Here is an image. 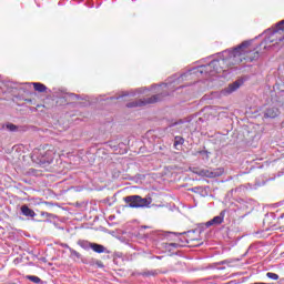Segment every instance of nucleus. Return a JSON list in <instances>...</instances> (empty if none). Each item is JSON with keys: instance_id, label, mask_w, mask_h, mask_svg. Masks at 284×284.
<instances>
[{"instance_id": "f257e3e1", "label": "nucleus", "mask_w": 284, "mask_h": 284, "mask_svg": "<svg viewBox=\"0 0 284 284\" xmlns=\"http://www.w3.org/2000/svg\"><path fill=\"white\" fill-rule=\"evenodd\" d=\"M250 57V41L245 40L236 48L227 49L223 51L220 55V59H215L211 61L209 64L200 65L196 68H193L192 70L187 71L186 73H183L181 75H173L172 78H169L166 83H163V88L165 90H170V92H174V90H181L183 85H179L181 81H185L187 77L191 74H203L205 79H210V77H216V74H223V72H227V70H239V65H245V62L247 58ZM176 88V89H175Z\"/></svg>"}, {"instance_id": "f03ea898", "label": "nucleus", "mask_w": 284, "mask_h": 284, "mask_svg": "<svg viewBox=\"0 0 284 284\" xmlns=\"http://www.w3.org/2000/svg\"><path fill=\"white\" fill-rule=\"evenodd\" d=\"M55 154L57 151L54 150V146L45 145L41 149H36L32 152L31 159L32 161H36V163H39L40 165H45V163L50 165V163L54 161Z\"/></svg>"}, {"instance_id": "7ed1b4c3", "label": "nucleus", "mask_w": 284, "mask_h": 284, "mask_svg": "<svg viewBox=\"0 0 284 284\" xmlns=\"http://www.w3.org/2000/svg\"><path fill=\"white\" fill-rule=\"evenodd\" d=\"M168 94H170V93H160V94H155L151 98L135 100V101L129 102L126 104V108H143L144 105H151L152 103H159V101H162L163 97H168Z\"/></svg>"}, {"instance_id": "20e7f679", "label": "nucleus", "mask_w": 284, "mask_h": 284, "mask_svg": "<svg viewBox=\"0 0 284 284\" xmlns=\"http://www.w3.org/2000/svg\"><path fill=\"white\" fill-rule=\"evenodd\" d=\"M124 202L129 207H148L150 200L141 197L140 195H129L124 197Z\"/></svg>"}, {"instance_id": "39448f33", "label": "nucleus", "mask_w": 284, "mask_h": 284, "mask_svg": "<svg viewBox=\"0 0 284 284\" xmlns=\"http://www.w3.org/2000/svg\"><path fill=\"white\" fill-rule=\"evenodd\" d=\"M223 168L219 169H203L197 172L199 176H206V179H216L223 176Z\"/></svg>"}, {"instance_id": "423d86ee", "label": "nucleus", "mask_w": 284, "mask_h": 284, "mask_svg": "<svg viewBox=\"0 0 284 284\" xmlns=\"http://www.w3.org/2000/svg\"><path fill=\"white\" fill-rule=\"evenodd\" d=\"M174 125L178 126V130L180 132H192V130H194V128H192V122L191 120H180L179 122H175L171 125V128H174Z\"/></svg>"}, {"instance_id": "0eeeda50", "label": "nucleus", "mask_w": 284, "mask_h": 284, "mask_svg": "<svg viewBox=\"0 0 284 284\" xmlns=\"http://www.w3.org/2000/svg\"><path fill=\"white\" fill-rule=\"evenodd\" d=\"M241 85H243V80H236L235 82L229 84L227 88L223 89L221 94H223V97H227L232 94V92H236V90L240 89Z\"/></svg>"}, {"instance_id": "6e6552de", "label": "nucleus", "mask_w": 284, "mask_h": 284, "mask_svg": "<svg viewBox=\"0 0 284 284\" xmlns=\"http://www.w3.org/2000/svg\"><path fill=\"white\" fill-rule=\"evenodd\" d=\"M223 221H225V210L221 211L219 215L206 222V227H212V225H221Z\"/></svg>"}, {"instance_id": "1a4fd4ad", "label": "nucleus", "mask_w": 284, "mask_h": 284, "mask_svg": "<svg viewBox=\"0 0 284 284\" xmlns=\"http://www.w3.org/2000/svg\"><path fill=\"white\" fill-rule=\"evenodd\" d=\"M278 114H280L278 108H274V106H270L264 112V116L266 119H276V116H278Z\"/></svg>"}, {"instance_id": "9d476101", "label": "nucleus", "mask_w": 284, "mask_h": 284, "mask_svg": "<svg viewBox=\"0 0 284 284\" xmlns=\"http://www.w3.org/2000/svg\"><path fill=\"white\" fill-rule=\"evenodd\" d=\"M20 210L23 216H29L30 219H34L37 216L34 210L30 209L28 205H22Z\"/></svg>"}, {"instance_id": "9b49d317", "label": "nucleus", "mask_w": 284, "mask_h": 284, "mask_svg": "<svg viewBox=\"0 0 284 284\" xmlns=\"http://www.w3.org/2000/svg\"><path fill=\"white\" fill-rule=\"evenodd\" d=\"M91 250H93V252H95L97 254H103L106 252L105 246L98 243H93Z\"/></svg>"}, {"instance_id": "f8f14e48", "label": "nucleus", "mask_w": 284, "mask_h": 284, "mask_svg": "<svg viewBox=\"0 0 284 284\" xmlns=\"http://www.w3.org/2000/svg\"><path fill=\"white\" fill-rule=\"evenodd\" d=\"M32 85L36 92H45L48 90V87L41 82H33Z\"/></svg>"}, {"instance_id": "ddd939ff", "label": "nucleus", "mask_w": 284, "mask_h": 284, "mask_svg": "<svg viewBox=\"0 0 284 284\" xmlns=\"http://www.w3.org/2000/svg\"><path fill=\"white\" fill-rule=\"evenodd\" d=\"M183 143H185V139H183V136H181V135H176V136L174 138L173 148H174L175 150H180V149H179V145H183Z\"/></svg>"}, {"instance_id": "4468645a", "label": "nucleus", "mask_w": 284, "mask_h": 284, "mask_svg": "<svg viewBox=\"0 0 284 284\" xmlns=\"http://www.w3.org/2000/svg\"><path fill=\"white\" fill-rule=\"evenodd\" d=\"M233 263H239V258H229L221 262H217V265H227L229 267H233Z\"/></svg>"}, {"instance_id": "2eb2a0df", "label": "nucleus", "mask_w": 284, "mask_h": 284, "mask_svg": "<svg viewBox=\"0 0 284 284\" xmlns=\"http://www.w3.org/2000/svg\"><path fill=\"white\" fill-rule=\"evenodd\" d=\"M92 244L93 243L85 241V240H80L78 242V245H80V247H82V250H92Z\"/></svg>"}, {"instance_id": "dca6fc26", "label": "nucleus", "mask_w": 284, "mask_h": 284, "mask_svg": "<svg viewBox=\"0 0 284 284\" xmlns=\"http://www.w3.org/2000/svg\"><path fill=\"white\" fill-rule=\"evenodd\" d=\"M71 254V256H75V258H81V253L77 252L74 248L69 247L68 244L64 245Z\"/></svg>"}, {"instance_id": "f3484780", "label": "nucleus", "mask_w": 284, "mask_h": 284, "mask_svg": "<svg viewBox=\"0 0 284 284\" xmlns=\"http://www.w3.org/2000/svg\"><path fill=\"white\" fill-rule=\"evenodd\" d=\"M142 276H159V271L152 270V271H144L141 273Z\"/></svg>"}, {"instance_id": "a211bd4d", "label": "nucleus", "mask_w": 284, "mask_h": 284, "mask_svg": "<svg viewBox=\"0 0 284 284\" xmlns=\"http://www.w3.org/2000/svg\"><path fill=\"white\" fill-rule=\"evenodd\" d=\"M27 278L28 281H31V283H41V278L39 276L28 275Z\"/></svg>"}, {"instance_id": "6ab92c4d", "label": "nucleus", "mask_w": 284, "mask_h": 284, "mask_svg": "<svg viewBox=\"0 0 284 284\" xmlns=\"http://www.w3.org/2000/svg\"><path fill=\"white\" fill-rule=\"evenodd\" d=\"M7 130H9V132H17V130H19V126H17L16 124H12V123H8Z\"/></svg>"}, {"instance_id": "aec40b11", "label": "nucleus", "mask_w": 284, "mask_h": 284, "mask_svg": "<svg viewBox=\"0 0 284 284\" xmlns=\"http://www.w3.org/2000/svg\"><path fill=\"white\" fill-rule=\"evenodd\" d=\"M267 278H271L272 281H278V274L268 272L266 273Z\"/></svg>"}, {"instance_id": "412c9836", "label": "nucleus", "mask_w": 284, "mask_h": 284, "mask_svg": "<svg viewBox=\"0 0 284 284\" xmlns=\"http://www.w3.org/2000/svg\"><path fill=\"white\" fill-rule=\"evenodd\" d=\"M261 57V53L258 51H252L251 52V61H256Z\"/></svg>"}, {"instance_id": "4be33fe9", "label": "nucleus", "mask_w": 284, "mask_h": 284, "mask_svg": "<svg viewBox=\"0 0 284 284\" xmlns=\"http://www.w3.org/2000/svg\"><path fill=\"white\" fill-rule=\"evenodd\" d=\"M274 37H276V31L265 39V43H274Z\"/></svg>"}, {"instance_id": "5701e85b", "label": "nucleus", "mask_w": 284, "mask_h": 284, "mask_svg": "<svg viewBox=\"0 0 284 284\" xmlns=\"http://www.w3.org/2000/svg\"><path fill=\"white\" fill-rule=\"evenodd\" d=\"M40 216H43L44 219H52V214H51V213H48V212H45V211H42V212L40 213Z\"/></svg>"}, {"instance_id": "b1692460", "label": "nucleus", "mask_w": 284, "mask_h": 284, "mask_svg": "<svg viewBox=\"0 0 284 284\" xmlns=\"http://www.w3.org/2000/svg\"><path fill=\"white\" fill-rule=\"evenodd\" d=\"M172 247H179L178 243H169L166 244V250H172Z\"/></svg>"}, {"instance_id": "393cba45", "label": "nucleus", "mask_w": 284, "mask_h": 284, "mask_svg": "<svg viewBox=\"0 0 284 284\" xmlns=\"http://www.w3.org/2000/svg\"><path fill=\"white\" fill-rule=\"evenodd\" d=\"M283 29H284V20L277 23V30H283Z\"/></svg>"}, {"instance_id": "a878e982", "label": "nucleus", "mask_w": 284, "mask_h": 284, "mask_svg": "<svg viewBox=\"0 0 284 284\" xmlns=\"http://www.w3.org/2000/svg\"><path fill=\"white\" fill-rule=\"evenodd\" d=\"M69 97H70V99H79V95L74 94V93H70Z\"/></svg>"}, {"instance_id": "bb28decb", "label": "nucleus", "mask_w": 284, "mask_h": 284, "mask_svg": "<svg viewBox=\"0 0 284 284\" xmlns=\"http://www.w3.org/2000/svg\"><path fill=\"white\" fill-rule=\"evenodd\" d=\"M128 95H130V93L123 92V94L121 97H128Z\"/></svg>"}, {"instance_id": "cd10ccee", "label": "nucleus", "mask_w": 284, "mask_h": 284, "mask_svg": "<svg viewBox=\"0 0 284 284\" xmlns=\"http://www.w3.org/2000/svg\"><path fill=\"white\" fill-rule=\"evenodd\" d=\"M191 192H196V187L191 189Z\"/></svg>"}, {"instance_id": "c85d7f7f", "label": "nucleus", "mask_w": 284, "mask_h": 284, "mask_svg": "<svg viewBox=\"0 0 284 284\" xmlns=\"http://www.w3.org/2000/svg\"><path fill=\"white\" fill-rule=\"evenodd\" d=\"M220 270H225V267H221Z\"/></svg>"}]
</instances>
